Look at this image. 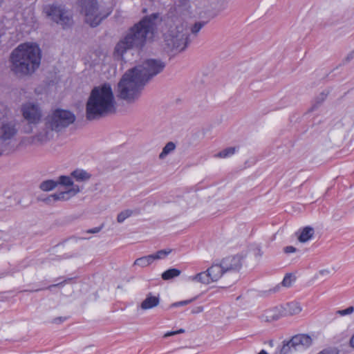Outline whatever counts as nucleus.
Wrapping results in <instances>:
<instances>
[{
  "label": "nucleus",
  "mask_w": 354,
  "mask_h": 354,
  "mask_svg": "<svg viewBox=\"0 0 354 354\" xmlns=\"http://www.w3.org/2000/svg\"><path fill=\"white\" fill-rule=\"evenodd\" d=\"M165 64L161 60L148 59L128 70L118 84V97L128 102L137 100L146 83L160 73Z\"/></svg>",
  "instance_id": "f257e3e1"
},
{
  "label": "nucleus",
  "mask_w": 354,
  "mask_h": 354,
  "mask_svg": "<svg viewBox=\"0 0 354 354\" xmlns=\"http://www.w3.org/2000/svg\"><path fill=\"white\" fill-rule=\"evenodd\" d=\"M158 17V13L145 16L131 27L127 35L116 44L113 52L114 58L123 60V55L127 50L133 48H142L146 44L147 38L153 35L155 21Z\"/></svg>",
  "instance_id": "f03ea898"
},
{
  "label": "nucleus",
  "mask_w": 354,
  "mask_h": 354,
  "mask_svg": "<svg viewBox=\"0 0 354 354\" xmlns=\"http://www.w3.org/2000/svg\"><path fill=\"white\" fill-rule=\"evenodd\" d=\"M115 111V102L112 88L109 83L95 86L86 104L87 120H93Z\"/></svg>",
  "instance_id": "7ed1b4c3"
},
{
  "label": "nucleus",
  "mask_w": 354,
  "mask_h": 354,
  "mask_svg": "<svg viewBox=\"0 0 354 354\" xmlns=\"http://www.w3.org/2000/svg\"><path fill=\"white\" fill-rule=\"evenodd\" d=\"M12 70L17 74L28 75L37 69L41 62V50L34 43L19 44L11 53Z\"/></svg>",
  "instance_id": "20e7f679"
},
{
  "label": "nucleus",
  "mask_w": 354,
  "mask_h": 354,
  "mask_svg": "<svg viewBox=\"0 0 354 354\" xmlns=\"http://www.w3.org/2000/svg\"><path fill=\"white\" fill-rule=\"evenodd\" d=\"M77 3L85 15L86 22L91 27L97 26L112 12L110 9L106 12L99 10L97 0H77Z\"/></svg>",
  "instance_id": "39448f33"
},
{
  "label": "nucleus",
  "mask_w": 354,
  "mask_h": 354,
  "mask_svg": "<svg viewBox=\"0 0 354 354\" xmlns=\"http://www.w3.org/2000/svg\"><path fill=\"white\" fill-rule=\"evenodd\" d=\"M75 120V114L62 109H55L51 115L46 118V127L51 130L59 132L68 127Z\"/></svg>",
  "instance_id": "423d86ee"
},
{
  "label": "nucleus",
  "mask_w": 354,
  "mask_h": 354,
  "mask_svg": "<svg viewBox=\"0 0 354 354\" xmlns=\"http://www.w3.org/2000/svg\"><path fill=\"white\" fill-rule=\"evenodd\" d=\"M44 11L53 21L60 24L64 28L69 27L72 24V17L67 15L68 11L64 5H48L44 8Z\"/></svg>",
  "instance_id": "0eeeda50"
},
{
  "label": "nucleus",
  "mask_w": 354,
  "mask_h": 354,
  "mask_svg": "<svg viewBox=\"0 0 354 354\" xmlns=\"http://www.w3.org/2000/svg\"><path fill=\"white\" fill-rule=\"evenodd\" d=\"M205 24L204 21H198L195 23L190 28H185L184 32L180 33L178 31V52L187 48Z\"/></svg>",
  "instance_id": "6e6552de"
},
{
  "label": "nucleus",
  "mask_w": 354,
  "mask_h": 354,
  "mask_svg": "<svg viewBox=\"0 0 354 354\" xmlns=\"http://www.w3.org/2000/svg\"><path fill=\"white\" fill-rule=\"evenodd\" d=\"M24 118L30 124L38 123L41 118V111L38 105L32 103H26L21 107Z\"/></svg>",
  "instance_id": "1a4fd4ad"
},
{
  "label": "nucleus",
  "mask_w": 354,
  "mask_h": 354,
  "mask_svg": "<svg viewBox=\"0 0 354 354\" xmlns=\"http://www.w3.org/2000/svg\"><path fill=\"white\" fill-rule=\"evenodd\" d=\"M291 340L293 347L295 348L297 351H301L307 349L313 343L311 337L306 334L295 335L292 337Z\"/></svg>",
  "instance_id": "9d476101"
},
{
  "label": "nucleus",
  "mask_w": 354,
  "mask_h": 354,
  "mask_svg": "<svg viewBox=\"0 0 354 354\" xmlns=\"http://www.w3.org/2000/svg\"><path fill=\"white\" fill-rule=\"evenodd\" d=\"M221 265L225 272H238L241 266V257L240 256L227 257L223 259Z\"/></svg>",
  "instance_id": "9b49d317"
},
{
  "label": "nucleus",
  "mask_w": 354,
  "mask_h": 354,
  "mask_svg": "<svg viewBox=\"0 0 354 354\" xmlns=\"http://www.w3.org/2000/svg\"><path fill=\"white\" fill-rule=\"evenodd\" d=\"M282 317H283V308L282 306H280L266 310L263 313L259 316V318L262 322H271L278 320Z\"/></svg>",
  "instance_id": "f8f14e48"
},
{
  "label": "nucleus",
  "mask_w": 354,
  "mask_h": 354,
  "mask_svg": "<svg viewBox=\"0 0 354 354\" xmlns=\"http://www.w3.org/2000/svg\"><path fill=\"white\" fill-rule=\"evenodd\" d=\"M80 192V189L78 186H76V187H73V189L65 191V192H61L59 193H55L53 194H51L50 196L44 199V201L46 203H50V201H67L71 197L72 195H75L77 194Z\"/></svg>",
  "instance_id": "ddd939ff"
},
{
  "label": "nucleus",
  "mask_w": 354,
  "mask_h": 354,
  "mask_svg": "<svg viewBox=\"0 0 354 354\" xmlns=\"http://www.w3.org/2000/svg\"><path fill=\"white\" fill-rule=\"evenodd\" d=\"M17 131L15 124L12 122L3 123L0 129V139L2 140H10Z\"/></svg>",
  "instance_id": "4468645a"
},
{
  "label": "nucleus",
  "mask_w": 354,
  "mask_h": 354,
  "mask_svg": "<svg viewBox=\"0 0 354 354\" xmlns=\"http://www.w3.org/2000/svg\"><path fill=\"white\" fill-rule=\"evenodd\" d=\"M207 272L212 282L217 281L225 273L221 263L213 264Z\"/></svg>",
  "instance_id": "2eb2a0df"
},
{
  "label": "nucleus",
  "mask_w": 354,
  "mask_h": 354,
  "mask_svg": "<svg viewBox=\"0 0 354 354\" xmlns=\"http://www.w3.org/2000/svg\"><path fill=\"white\" fill-rule=\"evenodd\" d=\"M283 316H292L297 315L301 312L302 308L300 304L297 301H292L282 306Z\"/></svg>",
  "instance_id": "dca6fc26"
},
{
  "label": "nucleus",
  "mask_w": 354,
  "mask_h": 354,
  "mask_svg": "<svg viewBox=\"0 0 354 354\" xmlns=\"http://www.w3.org/2000/svg\"><path fill=\"white\" fill-rule=\"evenodd\" d=\"M159 304V298L156 296H147L141 303V308L144 310L151 309Z\"/></svg>",
  "instance_id": "f3484780"
},
{
  "label": "nucleus",
  "mask_w": 354,
  "mask_h": 354,
  "mask_svg": "<svg viewBox=\"0 0 354 354\" xmlns=\"http://www.w3.org/2000/svg\"><path fill=\"white\" fill-rule=\"evenodd\" d=\"M314 234V229L310 226L304 227L298 237L301 243H306L310 240Z\"/></svg>",
  "instance_id": "a211bd4d"
},
{
  "label": "nucleus",
  "mask_w": 354,
  "mask_h": 354,
  "mask_svg": "<svg viewBox=\"0 0 354 354\" xmlns=\"http://www.w3.org/2000/svg\"><path fill=\"white\" fill-rule=\"evenodd\" d=\"M189 279L193 281L203 284H209L212 283L207 270L201 272L194 276H191L189 277Z\"/></svg>",
  "instance_id": "6ab92c4d"
},
{
  "label": "nucleus",
  "mask_w": 354,
  "mask_h": 354,
  "mask_svg": "<svg viewBox=\"0 0 354 354\" xmlns=\"http://www.w3.org/2000/svg\"><path fill=\"white\" fill-rule=\"evenodd\" d=\"M71 176L77 181L82 182L90 179L91 175L84 169H77L72 171Z\"/></svg>",
  "instance_id": "aec40b11"
},
{
  "label": "nucleus",
  "mask_w": 354,
  "mask_h": 354,
  "mask_svg": "<svg viewBox=\"0 0 354 354\" xmlns=\"http://www.w3.org/2000/svg\"><path fill=\"white\" fill-rule=\"evenodd\" d=\"M172 252L171 249L167 248L163 250H158L157 252L149 254L152 262L153 263L155 261L165 259L169 254H170Z\"/></svg>",
  "instance_id": "412c9836"
},
{
  "label": "nucleus",
  "mask_w": 354,
  "mask_h": 354,
  "mask_svg": "<svg viewBox=\"0 0 354 354\" xmlns=\"http://www.w3.org/2000/svg\"><path fill=\"white\" fill-rule=\"evenodd\" d=\"M279 354H292L297 352L295 348L293 347L291 339L288 341H283L282 346L279 348Z\"/></svg>",
  "instance_id": "4be33fe9"
},
{
  "label": "nucleus",
  "mask_w": 354,
  "mask_h": 354,
  "mask_svg": "<svg viewBox=\"0 0 354 354\" xmlns=\"http://www.w3.org/2000/svg\"><path fill=\"white\" fill-rule=\"evenodd\" d=\"M58 185L56 180L50 179L41 182L39 188L44 192H49L53 190Z\"/></svg>",
  "instance_id": "5701e85b"
},
{
  "label": "nucleus",
  "mask_w": 354,
  "mask_h": 354,
  "mask_svg": "<svg viewBox=\"0 0 354 354\" xmlns=\"http://www.w3.org/2000/svg\"><path fill=\"white\" fill-rule=\"evenodd\" d=\"M236 151V147H227L221 151L220 152L214 155L215 158H227L233 156Z\"/></svg>",
  "instance_id": "b1692460"
},
{
  "label": "nucleus",
  "mask_w": 354,
  "mask_h": 354,
  "mask_svg": "<svg viewBox=\"0 0 354 354\" xmlns=\"http://www.w3.org/2000/svg\"><path fill=\"white\" fill-rule=\"evenodd\" d=\"M152 263H153L152 260L151 259L150 255L149 254V255L144 256V257L136 259L133 263V266H138L141 268H145V267L150 266Z\"/></svg>",
  "instance_id": "393cba45"
},
{
  "label": "nucleus",
  "mask_w": 354,
  "mask_h": 354,
  "mask_svg": "<svg viewBox=\"0 0 354 354\" xmlns=\"http://www.w3.org/2000/svg\"><path fill=\"white\" fill-rule=\"evenodd\" d=\"M176 147V145L173 142H169L162 149V152L159 155L160 159H164L165 157L173 152Z\"/></svg>",
  "instance_id": "a878e982"
},
{
  "label": "nucleus",
  "mask_w": 354,
  "mask_h": 354,
  "mask_svg": "<svg viewBox=\"0 0 354 354\" xmlns=\"http://www.w3.org/2000/svg\"><path fill=\"white\" fill-rule=\"evenodd\" d=\"M165 41L168 48L174 49L177 45V35L166 33L165 34Z\"/></svg>",
  "instance_id": "bb28decb"
},
{
  "label": "nucleus",
  "mask_w": 354,
  "mask_h": 354,
  "mask_svg": "<svg viewBox=\"0 0 354 354\" xmlns=\"http://www.w3.org/2000/svg\"><path fill=\"white\" fill-rule=\"evenodd\" d=\"M162 279L168 281L177 277V268H171L162 272Z\"/></svg>",
  "instance_id": "cd10ccee"
},
{
  "label": "nucleus",
  "mask_w": 354,
  "mask_h": 354,
  "mask_svg": "<svg viewBox=\"0 0 354 354\" xmlns=\"http://www.w3.org/2000/svg\"><path fill=\"white\" fill-rule=\"evenodd\" d=\"M133 214L131 209H125L118 214L117 216V221L120 223L124 222L127 218L130 217Z\"/></svg>",
  "instance_id": "c85d7f7f"
},
{
  "label": "nucleus",
  "mask_w": 354,
  "mask_h": 354,
  "mask_svg": "<svg viewBox=\"0 0 354 354\" xmlns=\"http://www.w3.org/2000/svg\"><path fill=\"white\" fill-rule=\"evenodd\" d=\"M295 281V275L292 274V273H288L285 275L281 283L283 286L290 287Z\"/></svg>",
  "instance_id": "c756f323"
},
{
  "label": "nucleus",
  "mask_w": 354,
  "mask_h": 354,
  "mask_svg": "<svg viewBox=\"0 0 354 354\" xmlns=\"http://www.w3.org/2000/svg\"><path fill=\"white\" fill-rule=\"evenodd\" d=\"M58 185H62L65 186H72L73 185V181L72 178L68 176H60L59 177V180L57 181Z\"/></svg>",
  "instance_id": "7c9ffc66"
},
{
  "label": "nucleus",
  "mask_w": 354,
  "mask_h": 354,
  "mask_svg": "<svg viewBox=\"0 0 354 354\" xmlns=\"http://www.w3.org/2000/svg\"><path fill=\"white\" fill-rule=\"evenodd\" d=\"M354 312V307L349 306L348 308L344 310H339L337 311V314L339 316L344 317L352 314Z\"/></svg>",
  "instance_id": "2f4dec72"
},
{
  "label": "nucleus",
  "mask_w": 354,
  "mask_h": 354,
  "mask_svg": "<svg viewBox=\"0 0 354 354\" xmlns=\"http://www.w3.org/2000/svg\"><path fill=\"white\" fill-rule=\"evenodd\" d=\"M34 139L36 140L38 142H43L46 141V140H47V135L46 134H42V133H39V134H37L34 137Z\"/></svg>",
  "instance_id": "473e14b6"
},
{
  "label": "nucleus",
  "mask_w": 354,
  "mask_h": 354,
  "mask_svg": "<svg viewBox=\"0 0 354 354\" xmlns=\"http://www.w3.org/2000/svg\"><path fill=\"white\" fill-rule=\"evenodd\" d=\"M103 227H104V225L102 224V225H100L99 227H95L89 229L86 231V233H91V234L98 233L102 230Z\"/></svg>",
  "instance_id": "72a5a7b5"
},
{
  "label": "nucleus",
  "mask_w": 354,
  "mask_h": 354,
  "mask_svg": "<svg viewBox=\"0 0 354 354\" xmlns=\"http://www.w3.org/2000/svg\"><path fill=\"white\" fill-rule=\"evenodd\" d=\"M296 251V248L293 246H286L284 248V252L287 254L293 253Z\"/></svg>",
  "instance_id": "f704fd0d"
},
{
  "label": "nucleus",
  "mask_w": 354,
  "mask_h": 354,
  "mask_svg": "<svg viewBox=\"0 0 354 354\" xmlns=\"http://www.w3.org/2000/svg\"><path fill=\"white\" fill-rule=\"evenodd\" d=\"M203 310V307L199 306H196V307L194 308L193 309H192L191 313L193 314H196V313H201Z\"/></svg>",
  "instance_id": "c9c22d12"
},
{
  "label": "nucleus",
  "mask_w": 354,
  "mask_h": 354,
  "mask_svg": "<svg viewBox=\"0 0 354 354\" xmlns=\"http://www.w3.org/2000/svg\"><path fill=\"white\" fill-rule=\"evenodd\" d=\"M194 299H195V298H192V299H188V300L180 301H178V306H185V305L192 302Z\"/></svg>",
  "instance_id": "e433bc0d"
},
{
  "label": "nucleus",
  "mask_w": 354,
  "mask_h": 354,
  "mask_svg": "<svg viewBox=\"0 0 354 354\" xmlns=\"http://www.w3.org/2000/svg\"><path fill=\"white\" fill-rule=\"evenodd\" d=\"M66 320V318H64L62 317H56L53 319V323L55 324H59V323H62L64 321Z\"/></svg>",
  "instance_id": "4c0bfd02"
},
{
  "label": "nucleus",
  "mask_w": 354,
  "mask_h": 354,
  "mask_svg": "<svg viewBox=\"0 0 354 354\" xmlns=\"http://www.w3.org/2000/svg\"><path fill=\"white\" fill-rule=\"evenodd\" d=\"M176 334H177V330H174L170 333H167L165 334V337H168V336H170L171 335H176Z\"/></svg>",
  "instance_id": "58836bf2"
},
{
  "label": "nucleus",
  "mask_w": 354,
  "mask_h": 354,
  "mask_svg": "<svg viewBox=\"0 0 354 354\" xmlns=\"http://www.w3.org/2000/svg\"><path fill=\"white\" fill-rule=\"evenodd\" d=\"M350 345L351 347L354 348V335L351 337L350 339Z\"/></svg>",
  "instance_id": "ea45409f"
},
{
  "label": "nucleus",
  "mask_w": 354,
  "mask_h": 354,
  "mask_svg": "<svg viewBox=\"0 0 354 354\" xmlns=\"http://www.w3.org/2000/svg\"><path fill=\"white\" fill-rule=\"evenodd\" d=\"M183 6L185 7V8H187V7H189V3H188V1L187 0H183Z\"/></svg>",
  "instance_id": "a19ab883"
},
{
  "label": "nucleus",
  "mask_w": 354,
  "mask_h": 354,
  "mask_svg": "<svg viewBox=\"0 0 354 354\" xmlns=\"http://www.w3.org/2000/svg\"><path fill=\"white\" fill-rule=\"evenodd\" d=\"M326 97V95L324 94V93H321V100L319 102H321L322 101H324V99Z\"/></svg>",
  "instance_id": "79ce46f5"
},
{
  "label": "nucleus",
  "mask_w": 354,
  "mask_h": 354,
  "mask_svg": "<svg viewBox=\"0 0 354 354\" xmlns=\"http://www.w3.org/2000/svg\"><path fill=\"white\" fill-rule=\"evenodd\" d=\"M329 272L328 270H322L320 271V273L322 274H326V273H328Z\"/></svg>",
  "instance_id": "37998d69"
},
{
  "label": "nucleus",
  "mask_w": 354,
  "mask_h": 354,
  "mask_svg": "<svg viewBox=\"0 0 354 354\" xmlns=\"http://www.w3.org/2000/svg\"><path fill=\"white\" fill-rule=\"evenodd\" d=\"M258 354H268V353L265 350H262Z\"/></svg>",
  "instance_id": "c03bdc74"
},
{
  "label": "nucleus",
  "mask_w": 354,
  "mask_h": 354,
  "mask_svg": "<svg viewBox=\"0 0 354 354\" xmlns=\"http://www.w3.org/2000/svg\"><path fill=\"white\" fill-rule=\"evenodd\" d=\"M59 284L60 283H57V284L52 285V286H49L48 288H50L51 287L58 286Z\"/></svg>",
  "instance_id": "a18cd8bd"
},
{
  "label": "nucleus",
  "mask_w": 354,
  "mask_h": 354,
  "mask_svg": "<svg viewBox=\"0 0 354 354\" xmlns=\"http://www.w3.org/2000/svg\"><path fill=\"white\" fill-rule=\"evenodd\" d=\"M184 331L185 330L183 329H178V334L183 333H184Z\"/></svg>",
  "instance_id": "49530a36"
},
{
  "label": "nucleus",
  "mask_w": 354,
  "mask_h": 354,
  "mask_svg": "<svg viewBox=\"0 0 354 354\" xmlns=\"http://www.w3.org/2000/svg\"><path fill=\"white\" fill-rule=\"evenodd\" d=\"M180 5L178 4V15H179V14H180Z\"/></svg>",
  "instance_id": "de8ad7c7"
},
{
  "label": "nucleus",
  "mask_w": 354,
  "mask_h": 354,
  "mask_svg": "<svg viewBox=\"0 0 354 354\" xmlns=\"http://www.w3.org/2000/svg\"><path fill=\"white\" fill-rule=\"evenodd\" d=\"M172 306H177V303H174V304H172Z\"/></svg>",
  "instance_id": "09e8293b"
},
{
  "label": "nucleus",
  "mask_w": 354,
  "mask_h": 354,
  "mask_svg": "<svg viewBox=\"0 0 354 354\" xmlns=\"http://www.w3.org/2000/svg\"><path fill=\"white\" fill-rule=\"evenodd\" d=\"M3 0H0V6L1 5Z\"/></svg>",
  "instance_id": "8fccbe9b"
},
{
  "label": "nucleus",
  "mask_w": 354,
  "mask_h": 354,
  "mask_svg": "<svg viewBox=\"0 0 354 354\" xmlns=\"http://www.w3.org/2000/svg\"><path fill=\"white\" fill-rule=\"evenodd\" d=\"M178 276H179V275H180V271L179 270H178Z\"/></svg>",
  "instance_id": "3c124183"
},
{
  "label": "nucleus",
  "mask_w": 354,
  "mask_h": 354,
  "mask_svg": "<svg viewBox=\"0 0 354 354\" xmlns=\"http://www.w3.org/2000/svg\"><path fill=\"white\" fill-rule=\"evenodd\" d=\"M1 155V153L0 152V156Z\"/></svg>",
  "instance_id": "603ef678"
}]
</instances>
